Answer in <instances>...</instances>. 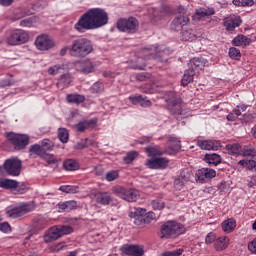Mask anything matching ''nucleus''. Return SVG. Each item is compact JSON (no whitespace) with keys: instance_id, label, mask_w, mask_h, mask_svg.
<instances>
[{"instance_id":"nucleus-1","label":"nucleus","mask_w":256,"mask_h":256,"mask_svg":"<svg viewBox=\"0 0 256 256\" xmlns=\"http://www.w3.org/2000/svg\"><path fill=\"white\" fill-rule=\"evenodd\" d=\"M109 23V14L101 8H91L84 13L74 25L78 33H85L93 29L105 27Z\"/></svg>"},{"instance_id":"nucleus-2","label":"nucleus","mask_w":256,"mask_h":256,"mask_svg":"<svg viewBox=\"0 0 256 256\" xmlns=\"http://www.w3.org/2000/svg\"><path fill=\"white\" fill-rule=\"evenodd\" d=\"M93 53V42L87 38H77L70 45V57L85 59Z\"/></svg>"},{"instance_id":"nucleus-3","label":"nucleus","mask_w":256,"mask_h":256,"mask_svg":"<svg viewBox=\"0 0 256 256\" xmlns=\"http://www.w3.org/2000/svg\"><path fill=\"white\" fill-rule=\"evenodd\" d=\"M186 231L187 229L185 228V225L175 220H170L160 227V238L177 239L179 235H183V233H185Z\"/></svg>"},{"instance_id":"nucleus-4","label":"nucleus","mask_w":256,"mask_h":256,"mask_svg":"<svg viewBox=\"0 0 256 256\" xmlns=\"http://www.w3.org/2000/svg\"><path fill=\"white\" fill-rule=\"evenodd\" d=\"M69 233H73V227L71 226H53L45 232L44 241L46 243H53L57 239H61L63 235H69Z\"/></svg>"},{"instance_id":"nucleus-5","label":"nucleus","mask_w":256,"mask_h":256,"mask_svg":"<svg viewBox=\"0 0 256 256\" xmlns=\"http://www.w3.org/2000/svg\"><path fill=\"white\" fill-rule=\"evenodd\" d=\"M35 209L33 204L29 203H20L15 206H8L5 210L7 217L10 219H19V217H23V215H27V213H31Z\"/></svg>"},{"instance_id":"nucleus-6","label":"nucleus","mask_w":256,"mask_h":256,"mask_svg":"<svg viewBox=\"0 0 256 256\" xmlns=\"http://www.w3.org/2000/svg\"><path fill=\"white\" fill-rule=\"evenodd\" d=\"M117 29L122 33H137L139 31V20L135 17L120 18L117 21Z\"/></svg>"},{"instance_id":"nucleus-7","label":"nucleus","mask_w":256,"mask_h":256,"mask_svg":"<svg viewBox=\"0 0 256 256\" xmlns=\"http://www.w3.org/2000/svg\"><path fill=\"white\" fill-rule=\"evenodd\" d=\"M3 169L10 177H19L23 169V162L19 158H10L5 160Z\"/></svg>"},{"instance_id":"nucleus-8","label":"nucleus","mask_w":256,"mask_h":256,"mask_svg":"<svg viewBox=\"0 0 256 256\" xmlns=\"http://www.w3.org/2000/svg\"><path fill=\"white\" fill-rule=\"evenodd\" d=\"M189 13L184 7H179L178 13L171 23L172 31H181L185 26L189 25Z\"/></svg>"},{"instance_id":"nucleus-9","label":"nucleus","mask_w":256,"mask_h":256,"mask_svg":"<svg viewBox=\"0 0 256 256\" xmlns=\"http://www.w3.org/2000/svg\"><path fill=\"white\" fill-rule=\"evenodd\" d=\"M8 45L15 47L16 45H23L29 41V33L23 29L13 30L6 39Z\"/></svg>"},{"instance_id":"nucleus-10","label":"nucleus","mask_w":256,"mask_h":256,"mask_svg":"<svg viewBox=\"0 0 256 256\" xmlns=\"http://www.w3.org/2000/svg\"><path fill=\"white\" fill-rule=\"evenodd\" d=\"M113 193L121 197V199H124V201H128V203H133L134 201H137L139 199L140 194L139 190L136 189H125L121 186H115L112 188Z\"/></svg>"},{"instance_id":"nucleus-11","label":"nucleus","mask_w":256,"mask_h":256,"mask_svg":"<svg viewBox=\"0 0 256 256\" xmlns=\"http://www.w3.org/2000/svg\"><path fill=\"white\" fill-rule=\"evenodd\" d=\"M8 141L16 151H23L29 145V136L27 134L8 133Z\"/></svg>"},{"instance_id":"nucleus-12","label":"nucleus","mask_w":256,"mask_h":256,"mask_svg":"<svg viewBox=\"0 0 256 256\" xmlns=\"http://www.w3.org/2000/svg\"><path fill=\"white\" fill-rule=\"evenodd\" d=\"M90 197H92L98 205L107 206L113 203V195H111V192L93 189L90 191Z\"/></svg>"},{"instance_id":"nucleus-13","label":"nucleus","mask_w":256,"mask_h":256,"mask_svg":"<svg viewBox=\"0 0 256 256\" xmlns=\"http://www.w3.org/2000/svg\"><path fill=\"white\" fill-rule=\"evenodd\" d=\"M35 46L39 51H49V49L55 47V42L49 35L41 34L36 38Z\"/></svg>"},{"instance_id":"nucleus-14","label":"nucleus","mask_w":256,"mask_h":256,"mask_svg":"<svg viewBox=\"0 0 256 256\" xmlns=\"http://www.w3.org/2000/svg\"><path fill=\"white\" fill-rule=\"evenodd\" d=\"M76 71L79 73H83L84 75H89V73H93L95 71V67L97 64L93 62L91 59L87 58L81 61L75 62Z\"/></svg>"},{"instance_id":"nucleus-15","label":"nucleus","mask_w":256,"mask_h":256,"mask_svg":"<svg viewBox=\"0 0 256 256\" xmlns=\"http://www.w3.org/2000/svg\"><path fill=\"white\" fill-rule=\"evenodd\" d=\"M121 253L129 256H144L145 249L143 246L133 245V244H124L120 248Z\"/></svg>"},{"instance_id":"nucleus-16","label":"nucleus","mask_w":256,"mask_h":256,"mask_svg":"<svg viewBox=\"0 0 256 256\" xmlns=\"http://www.w3.org/2000/svg\"><path fill=\"white\" fill-rule=\"evenodd\" d=\"M243 23L241 20V16H237L234 14H230L226 18L223 19V25L226 28V31H235L237 27Z\"/></svg>"},{"instance_id":"nucleus-17","label":"nucleus","mask_w":256,"mask_h":256,"mask_svg":"<svg viewBox=\"0 0 256 256\" xmlns=\"http://www.w3.org/2000/svg\"><path fill=\"white\" fill-rule=\"evenodd\" d=\"M148 169H167L169 167V160L163 157L153 158L145 163Z\"/></svg>"},{"instance_id":"nucleus-18","label":"nucleus","mask_w":256,"mask_h":256,"mask_svg":"<svg viewBox=\"0 0 256 256\" xmlns=\"http://www.w3.org/2000/svg\"><path fill=\"white\" fill-rule=\"evenodd\" d=\"M216 175L217 172L211 168H201L196 172V181L203 183L205 179H213Z\"/></svg>"},{"instance_id":"nucleus-19","label":"nucleus","mask_w":256,"mask_h":256,"mask_svg":"<svg viewBox=\"0 0 256 256\" xmlns=\"http://www.w3.org/2000/svg\"><path fill=\"white\" fill-rule=\"evenodd\" d=\"M207 59L205 58H193L188 63V67L191 71H195V73L202 71L203 67L207 65Z\"/></svg>"},{"instance_id":"nucleus-20","label":"nucleus","mask_w":256,"mask_h":256,"mask_svg":"<svg viewBox=\"0 0 256 256\" xmlns=\"http://www.w3.org/2000/svg\"><path fill=\"white\" fill-rule=\"evenodd\" d=\"M145 215H147V210L145 208H135L134 211L129 213V217L130 219H134L135 225H141Z\"/></svg>"},{"instance_id":"nucleus-21","label":"nucleus","mask_w":256,"mask_h":256,"mask_svg":"<svg viewBox=\"0 0 256 256\" xmlns=\"http://www.w3.org/2000/svg\"><path fill=\"white\" fill-rule=\"evenodd\" d=\"M168 109L172 115H183V107L181 106V99L176 98L168 102Z\"/></svg>"},{"instance_id":"nucleus-22","label":"nucleus","mask_w":256,"mask_h":256,"mask_svg":"<svg viewBox=\"0 0 256 256\" xmlns=\"http://www.w3.org/2000/svg\"><path fill=\"white\" fill-rule=\"evenodd\" d=\"M231 242V239L227 236H220L216 238V241L214 242V249L217 251H225L227 247H229V243Z\"/></svg>"},{"instance_id":"nucleus-23","label":"nucleus","mask_w":256,"mask_h":256,"mask_svg":"<svg viewBox=\"0 0 256 256\" xmlns=\"http://www.w3.org/2000/svg\"><path fill=\"white\" fill-rule=\"evenodd\" d=\"M73 209H77V202L75 200L58 203L59 213H69V211H73Z\"/></svg>"},{"instance_id":"nucleus-24","label":"nucleus","mask_w":256,"mask_h":256,"mask_svg":"<svg viewBox=\"0 0 256 256\" xmlns=\"http://www.w3.org/2000/svg\"><path fill=\"white\" fill-rule=\"evenodd\" d=\"M247 111V106L245 105H241V106H237L232 112H230L226 119L227 121H237V119L239 118V116H241V112H245Z\"/></svg>"},{"instance_id":"nucleus-25","label":"nucleus","mask_w":256,"mask_h":256,"mask_svg":"<svg viewBox=\"0 0 256 256\" xmlns=\"http://www.w3.org/2000/svg\"><path fill=\"white\" fill-rule=\"evenodd\" d=\"M91 125H97V119L85 120L79 122L78 124L74 125V129L78 131V133H83L85 129H89Z\"/></svg>"},{"instance_id":"nucleus-26","label":"nucleus","mask_w":256,"mask_h":256,"mask_svg":"<svg viewBox=\"0 0 256 256\" xmlns=\"http://www.w3.org/2000/svg\"><path fill=\"white\" fill-rule=\"evenodd\" d=\"M237 227V221L233 218H228L222 222V230L224 233H233Z\"/></svg>"},{"instance_id":"nucleus-27","label":"nucleus","mask_w":256,"mask_h":256,"mask_svg":"<svg viewBox=\"0 0 256 256\" xmlns=\"http://www.w3.org/2000/svg\"><path fill=\"white\" fill-rule=\"evenodd\" d=\"M197 145L200 149H204L206 151H215L217 149V143L211 140H199Z\"/></svg>"},{"instance_id":"nucleus-28","label":"nucleus","mask_w":256,"mask_h":256,"mask_svg":"<svg viewBox=\"0 0 256 256\" xmlns=\"http://www.w3.org/2000/svg\"><path fill=\"white\" fill-rule=\"evenodd\" d=\"M0 187L2 189H19V182L12 179L0 180Z\"/></svg>"},{"instance_id":"nucleus-29","label":"nucleus","mask_w":256,"mask_h":256,"mask_svg":"<svg viewBox=\"0 0 256 256\" xmlns=\"http://www.w3.org/2000/svg\"><path fill=\"white\" fill-rule=\"evenodd\" d=\"M250 44L251 39L247 38V36L244 35H238L232 40V45H234L235 47H241V45H244L246 47Z\"/></svg>"},{"instance_id":"nucleus-30","label":"nucleus","mask_w":256,"mask_h":256,"mask_svg":"<svg viewBox=\"0 0 256 256\" xmlns=\"http://www.w3.org/2000/svg\"><path fill=\"white\" fill-rule=\"evenodd\" d=\"M66 100L68 103H74L75 105H81V103H85V96L81 94H68L66 96Z\"/></svg>"},{"instance_id":"nucleus-31","label":"nucleus","mask_w":256,"mask_h":256,"mask_svg":"<svg viewBox=\"0 0 256 256\" xmlns=\"http://www.w3.org/2000/svg\"><path fill=\"white\" fill-rule=\"evenodd\" d=\"M189 181V178L185 176V174L181 173L177 178L174 180V188L177 191H181L183 189V185Z\"/></svg>"},{"instance_id":"nucleus-32","label":"nucleus","mask_w":256,"mask_h":256,"mask_svg":"<svg viewBox=\"0 0 256 256\" xmlns=\"http://www.w3.org/2000/svg\"><path fill=\"white\" fill-rule=\"evenodd\" d=\"M196 73L195 70H191L190 68H188L182 78V85L183 87H187V85H189V83H191V81H193V77H195Z\"/></svg>"},{"instance_id":"nucleus-33","label":"nucleus","mask_w":256,"mask_h":256,"mask_svg":"<svg viewBox=\"0 0 256 256\" xmlns=\"http://www.w3.org/2000/svg\"><path fill=\"white\" fill-rule=\"evenodd\" d=\"M204 160L206 161V163H208L209 165H219V163H221V156L219 154H206L204 157Z\"/></svg>"},{"instance_id":"nucleus-34","label":"nucleus","mask_w":256,"mask_h":256,"mask_svg":"<svg viewBox=\"0 0 256 256\" xmlns=\"http://www.w3.org/2000/svg\"><path fill=\"white\" fill-rule=\"evenodd\" d=\"M63 169L65 171H77L79 169V163L74 159H68L63 162Z\"/></svg>"},{"instance_id":"nucleus-35","label":"nucleus","mask_w":256,"mask_h":256,"mask_svg":"<svg viewBox=\"0 0 256 256\" xmlns=\"http://www.w3.org/2000/svg\"><path fill=\"white\" fill-rule=\"evenodd\" d=\"M72 82H73V77L71 76V74L67 73V74H63L59 78L58 85H60L61 87H69V85H71Z\"/></svg>"},{"instance_id":"nucleus-36","label":"nucleus","mask_w":256,"mask_h":256,"mask_svg":"<svg viewBox=\"0 0 256 256\" xmlns=\"http://www.w3.org/2000/svg\"><path fill=\"white\" fill-rule=\"evenodd\" d=\"M146 153L148 157H161L163 155V151L159 149V146L146 147Z\"/></svg>"},{"instance_id":"nucleus-37","label":"nucleus","mask_w":256,"mask_h":256,"mask_svg":"<svg viewBox=\"0 0 256 256\" xmlns=\"http://www.w3.org/2000/svg\"><path fill=\"white\" fill-rule=\"evenodd\" d=\"M29 151L30 155H38V157H43L45 155V151L41 144H34L30 146Z\"/></svg>"},{"instance_id":"nucleus-38","label":"nucleus","mask_w":256,"mask_h":256,"mask_svg":"<svg viewBox=\"0 0 256 256\" xmlns=\"http://www.w3.org/2000/svg\"><path fill=\"white\" fill-rule=\"evenodd\" d=\"M238 165L245 167L248 171H256V161L255 160H240Z\"/></svg>"},{"instance_id":"nucleus-39","label":"nucleus","mask_w":256,"mask_h":256,"mask_svg":"<svg viewBox=\"0 0 256 256\" xmlns=\"http://www.w3.org/2000/svg\"><path fill=\"white\" fill-rule=\"evenodd\" d=\"M215 13L214 8H199L196 10V15L198 17H211Z\"/></svg>"},{"instance_id":"nucleus-40","label":"nucleus","mask_w":256,"mask_h":256,"mask_svg":"<svg viewBox=\"0 0 256 256\" xmlns=\"http://www.w3.org/2000/svg\"><path fill=\"white\" fill-rule=\"evenodd\" d=\"M195 31L193 29L185 30L181 33L182 41H195Z\"/></svg>"},{"instance_id":"nucleus-41","label":"nucleus","mask_w":256,"mask_h":256,"mask_svg":"<svg viewBox=\"0 0 256 256\" xmlns=\"http://www.w3.org/2000/svg\"><path fill=\"white\" fill-rule=\"evenodd\" d=\"M226 149L229 155H240L241 154V145L239 144H228Z\"/></svg>"},{"instance_id":"nucleus-42","label":"nucleus","mask_w":256,"mask_h":256,"mask_svg":"<svg viewBox=\"0 0 256 256\" xmlns=\"http://www.w3.org/2000/svg\"><path fill=\"white\" fill-rule=\"evenodd\" d=\"M137 157H139V153L137 151H130L123 158V161L126 165H129L130 163H133Z\"/></svg>"},{"instance_id":"nucleus-43","label":"nucleus","mask_w":256,"mask_h":256,"mask_svg":"<svg viewBox=\"0 0 256 256\" xmlns=\"http://www.w3.org/2000/svg\"><path fill=\"white\" fill-rule=\"evenodd\" d=\"M232 3L236 7H253L255 5L253 0H233Z\"/></svg>"},{"instance_id":"nucleus-44","label":"nucleus","mask_w":256,"mask_h":256,"mask_svg":"<svg viewBox=\"0 0 256 256\" xmlns=\"http://www.w3.org/2000/svg\"><path fill=\"white\" fill-rule=\"evenodd\" d=\"M61 71H65V64H56L48 69L49 75H59Z\"/></svg>"},{"instance_id":"nucleus-45","label":"nucleus","mask_w":256,"mask_h":256,"mask_svg":"<svg viewBox=\"0 0 256 256\" xmlns=\"http://www.w3.org/2000/svg\"><path fill=\"white\" fill-rule=\"evenodd\" d=\"M58 139L61 143H67L69 141V131L66 128L58 129Z\"/></svg>"},{"instance_id":"nucleus-46","label":"nucleus","mask_w":256,"mask_h":256,"mask_svg":"<svg viewBox=\"0 0 256 256\" xmlns=\"http://www.w3.org/2000/svg\"><path fill=\"white\" fill-rule=\"evenodd\" d=\"M59 189L62 193H79V186L62 185Z\"/></svg>"},{"instance_id":"nucleus-47","label":"nucleus","mask_w":256,"mask_h":256,"mask_svg":"<svg viewBox=\"0 0 256 256\" xmlns=\"http://www.w3.org/2000/svg\"><path fill=\"white\" fill-rule=\"evenodd\" d=\"M169 143L170 145H172V148H171L172 151H179L181 149V141H179L177 137L170 136Z\"/></svg>"},{"instance_id":"nucleus-48","label":"nucleus","mask_w":256,"mask_h":256,"mask_svg":"<svg viewBox=\"0 0 256 256\" xmlns=\"http://www.w3.org/2000/svg\"><path fill=\"white\" fill-rule=\"evenodd\" d=\"M228 55L230 59H234L235 61H239L241 59V50L231 47L229 49Z\"/></svg>"},{"instance_id":"nucleus-49","label":"nucleus","mask_w":256,"mask_h":256,"mask_svg":"<svg viewBox=\"0 0 256 256\" xmlns=\"http://www.w3.org/2000/svg\"><path fill=\"white\" fill-rule=\"evenodd\" d=\"M242 155L244 157H256V148L253 146H245Z\"/></svg>"},{"instance_id":"nucleus-50","label":"nucleus","mask_w":256,"mask_h":256,"mask_svg":"<svg viewBox=\"0 0 256 256\" xmlns=\"http://www.w3.org/2000/svg\"><path fill=\"white\" fill-rule=\"evenodd\" d=\"M41 158L44 159V161H46V163H48V165L57 164V157L53 154H47L44 152V155H42Z\"/></svg>"},{"instance_id":"nucleus-51","label":"nucleus","mask_w":256,"mask_h":256,"mask_svg":"<svg viewBox=\"0 0 256 256\" xmlns=\"http://www.w3.org/2000/svg\"><path fill=\"white\" fill-rule=\"evenodd\" d=\"M152 207L155 211H161V209H165V201L160 198H157L152 201Z\"/></svg>"},{"instance_id":"nucleus-52","label":"nucleus","mask_w":256,"mask_h":256,"mask_svg":"<svg viewBox=\"0 0 256 256\" xmlns=\"http://www.w3.org/2000/svg\"><path fill=\"white\" fill-rule=\"evenodd\" d=\"M161 53V49L157 46H152L150 49L144 50V55H150L151 57H157Z\"/></svg>"},{"instance_id":"nucleus-53","label":"nucleus","mask_w":256,"mask_h":256,"mask_svg":"<svg viewBox=\"0 0 256 256\" xmlns=\"http://www.w3.org/2000/svg\"><path fill=\"white\" fill-rule=\"evenodd\" d=\"M40 146L42 147V149H44V152L53 151V142H51V140L49 139L42 140Z\"/></svg>"},{"instance_id":"nucleus-54","label":"nucleus","mask_w":256,"mask_h":256,"mask_svg":"<svg viewBox=\"0 0 256 256\" xmlns=\"http://www.w3.org/2000/svg\"><path fill=\"white\" fill-rule=\"evenodd\" d=\"M104 89L105 86L101 82H95L91 87L92 93H102Z\"/></svg>"},{"instance_id":"nucleus-55","label":"nucleus","mask_w":256,"mask_h":256,"mask_svg":"<svg viewBox=\"0 0 256 256\" xmlns=\"http://www.w3.org/2000/svg\"><path fill=\"white\" fill-rule=\"evenodd\" d=\"M117 177H119V171H117V170L109 171L106 174V181L111 183V181H115V179H117Z\"/></svg>"},{"instance_id":"nucleus-56","label":"nucleus","mask_w":256,"mask_h":256,"mask_svg":"<svg viewBox=\"0 0 256 256\" xmlns=\"http://www.w3.org/2000/svg\"><path fill=\"white\" fill-rule=\"evenodd\" d=\"M27 13L25 11L19 9L17 10L11 17L12 21H19V19H23Z\"/></svg>"},{"instance_id":"nucleus-57","label":"nucleus","mask_w":256,"mask_h":256,"mask_svg":"<svg viewBox=\"0 0 256 256\" xmlns=\"http://www.w3.org/2000/svg\"><path fill=\"white\" fill-rule=\"evenodd\" d=\"M183 255V249H176L173 251H166L161 254V256H181Z\"/></svg>"},{"instance_id":"nucleus-58","label":"nucleus","mask_w":256,"mask_h":256,"mask_svg":"<svg viewBox=\"0 0 256 256\" xmlns=\"http://www.w3.org/2000/svg\"><path fill=\"white\" fill-rule=\"evenodd\" d=\"M13 85H15V82L11 78H5V79L0 80V87L1 88L11 87Z\"/></svg>"},{"instance_id":"nucleus-59","label":"nucleus","mask_w":256,"mask_h":256,"mask_svg":"<svg viewBox=\"0 0 256 256\" xmlns=\"http://www.w3.org/2000/svg\"><path fill=\"white\" fill-rule=\"evenodd\" d=\"M205 241L207 245H211V243H214V241H217V236L215 235V233L210 232L207 234Z\"/></svg>"},{"instance_id":"nucleus-60","label":"nucleus","mask_w":256,"mask_h":256,"mask_svg":"<svg viewBox=\"0 0 256 256\" xmlns=\"http://www.w3.org/2000/svg\"><path fill=\"white\" fill-rule=\"evenodd\" d=\"M20 27H33V18H25L20 22Z\"/></svg>"},{"instance_id":"nucleus-61","label":"nucleus","mask_w":256,"mask_h":256,"mask_svg":"<svg viewBox=\"0 0 256 256\" xmlns=\"http://www.w3.org/2000/svg\"><path fill=\"white\" fill-rule=\"evenodd\" d=\"M0 231L2 233H11V225L7 222L0 224Z\"/></svg>"},{"instance_id":"nucleus-62","label":"nucleus","mask_w":256,"mask_h":256,"mask_svg":"<svg viewBox=\"0 0 256 256\" xmlns=\"http://www.w3.org/2000/svg\"><path fill=\"white\" fill-rule=\"evenodd\" d=\"M87 141L88 139L81 140L75 145V149L81 150V149H87Z\"/></svg>"},{"instance_id":"nucleus-63","label":"nucleus","mask_w":256,"mask_h":256,"mask_svg":"<svg viewBox=\"0 0 256 256\" xmlns=\"http://www.w3.org/2000/svg\"><path fill=\"white\" fill-rule=\"evenodd\" d=\"M141 107H151L152 103L147 97L142 96V100H140Z\"/></svg>"},{"instance_id":"nucleus-64","label":"nucleus","mask_w":256,"mask_h":256,"mask_svg":"<svg viewBox=\"0 0 256 256\" xmlns=\"http://www.w3.org/2000/svg\"><path fill=\"white\" fill-rule=\"evenodd\" d=\"M248 249L251 251V253H256V238L248 243Z\"/></svg>"}]
</instances>
